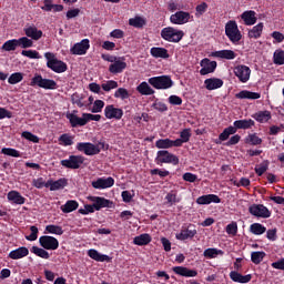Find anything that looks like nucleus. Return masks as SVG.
Instances as JSON below:
<instances>
[{"label":"nucleus","instance_id":"09e8293b","mask_svg":"<svg viewBox=\"0 0 284 284\" xmlns=\"http://www.w3.org/2000/svg\"><path fill=\"white\" fill-rule=\"evenodd\" d=\"M273 62L275 63V65H284V51L283 50L277 49L273 53Z\"/></svg>","mask_w":284,"mask_h":284},{"label":"nucleus","instance_id":"a878e982","mask_svg":"<svg viewBox=\"0 0 284 284\" xmlns=\"http://www.w3.org/2000/svg\"><path fill=\"white\" fill-rule=\"evenodd\" d=\"M88 256H90V258L97 261L98 263H110V261H112V258L109 255L101 254L99 253V251L94 248L88 251Z\"/></svg>","mask_w":284,"mask_h":284},{"label":"nucleus","instance_id":"680f3d73","mask_svg":"<svg viewBox=\"0 0 284 284\" xmlns=\"http://www.w3.org/2000/svg\"><path fill=\"white\" fill-rule=\"evenodd\" d=\"M21 54L28 59H41V54L37 50H22Z\"/></svg>","mask_w":284,"mask_h":284},{"label":"nucleus","instance_id":"69168bd1","mask_svg":"<svg viewBox=\"0 0 284 284\" xmlns=\"http://www.w3.org/2000/svg\"><path fill=\"white\" fill-rule=\"evenodd\" d=\"M22 139H26L27 141H31V143H39V136L34 135L30 131L22 132Z\"/></svg>","mask_w":284,"mask_h":284},{"label":"nucleus","instance_id":"c85d7f7f","mask_svg":"<svg viewBox=\"0 0 284 284\" xmlns=\"http://www.w3.org/2000/svg\"><path fill=\"white\" fill-rule=\"evenodd\" d=\"M151 57L154 59H170V53H168V49L161 47H153L150 50Z\"/></svg>","mask_w":284,"mask_h":284},{"label":"nucleus","instance_id":"4d7b16f0","mask_svg":"<svg viewBox=\"0 0 284 284\" xmlns=\"http://www.w3.org/2000/svg\"><path fill=\"white\" fill-rule=\"evenodd\" d=\"M101 88L104 92H110L111 90H116V88H119V82L109 80L106 83H102Z\"/></svg>","mask_w":284,"mask_h":284},{"label":"nucleus","instance_id":"39448f33","mask_svg":"<svg viewBox=\"0 0 284 284\" xmlns=\"http://www.w3.org/2000/svg\"><path fill=\"white\" fill-rule=\"evenodd\" d=\"M225 34L231 43H239V41L243 39V34H241V30H239V24L234 20H230L225 24Z\"/></svg>","mask_w":284,"mask_h":284},{"label":"nucleus","instance_id":"4468645a","mask_svg":"<svg viewBox=\"0 0 284 284\" xmlns=\"http://www.w3.org/2000/svg\"><path fill=\"white\" fill-rule=\"evenodd\" d=\"M171 23L174 26H183L190 21V12L186 11H178L170 17Z\"/></svg>","mask_w":284,"mask_h":284},{"label":"nucleus","instance_id":"774afa93","mask_svg":"<svg viewBox=\"0 0 284 284\" xmlns=\"http://www.w3.org/2000/svg\"><path fill=\"white\" fill-rule=\"evenodd\" d=\"M270 168V162H262L258 166H255V174L261 176Z\"/></svg>","mask_w":284,"mask_h":284},{"label":"nucleus","instance_id":"f8f14e48","mask_svg":"<svg viewBox=\"0 0 284 284\" xmlns=\"http://www.w3.org/2000/svg\"><path fill=\"white\" fill-rule=\"evenodd\" d=\"M104 116L106 119H115V121H121V119H123V109L115 108L114 104H109L104 108Z\"/></svg>","mask_w":284,"mask_h":284},{"label":"nucleus","instance_id":"3c124183","mask_svg":"<svg viewBox=\"0 0 284 284\" xmlns=\"http://www.w3.org/2000/svg\"><path fill=\"white\" fill-rule=\"evenodd\" d=\"M21 81H23V73H21V72L12 73V74L8 78V83H9L10 85H17V83H21Z\"/></svg>","mask_w":284,"mask_h":284},{"label":"nucleus","instance_id":"c03bdc74","mask_svg":"<svg viewBox=\"0 0 284 284\" xmlns=\"http://www.w3.org/2000/svg\"><path fill=\"white\" fill-rule=\"evenodd\" d=\"M31 253L36 254V256H39L40 258H44V260L50 258V253H48V251H45V248H41L39 246H32Z\"/></svg>","mask_w":284,"mask_h":284},{"label":"nucleus","instance_id":"58836bf2","mask_svg":"<svg viewBox=\"0 0 284 284\" xmlns=\"http://www.w3.org/2000/svg\"><path fill=\"white\" fill-rule=\"evenodd\" d=\"M250 232L255 236H261V234H265V232H267V227L261 223H253L250 225Z\"/></svg>","mask_w":284,"mask_h":284},{"label":"nucleus","instance_id":"4be33fe9","mask_svg":"<svg viewBox=\"0 0 284 284\" xmlns=\"http://www.w3.org/2000/svg\"><path fill=\"white\" fill-rule=\"evenodd\" d=\"M68 185V179L61 178L57 181L54 180H49L45 183V187H50L51 192H57V190H63V187H67Z\"/></svg>","mask_w":284,"mask_h":284},{"label":"nucleus","instance_id":"2f4dec72","mask_svg":"<svg viewBox=\"0 0 284 284\" xmlns=\"http://www.w3.org/2000/svg\"><path fill=\"white\" fill-rule=\"evenodd\" d=\"M206 90H219L223 88V81L219 78H210L204 81Z\"/></svg>","mask_w":284,"mask_h":284},{"label":"nucleus","instance_id":"412c9836","mask_svg":"<svg viewBox=\"0 0 284 284\" xmlns=\"http://www.w3.org/2000/svg\"><path fill=\"white\" fill-rule=\"evenodd\" d=\"M90 201H92L97 212L103 210V207H110V205H112V201L101 196H91Z\"/></svg>","mask_w":284,"mask_h":284},{"label":"nucleus","instance_id":"49530a36","mask_svg":"<svg viewBox=\"0 0 284 284\" xmlns=\"http://www.w3.org/2000/svg\"><path fill=\"white\" fill-rule=\"evenodd\" d=\"M245 143H248V145H261L263 143V139L258 138L256 133H251L246 136Z\"/></svg>","mask_w":284,"mask_h":284},{"label":"nucleus","instance_id":"7ed1b4c3","mask_svg":"<svg viewBox=\"0 0 284 284\" xmlns=\"http://www.w3.org/2000/svg\"><path fill=\"white\" fill-rule=\"evenodd\" d=\"M47 62V68L55 72L57 74H61L68 71V64L57 58H54V53L47 52L44 54Z\"/></svg>","mask_w":284,"mask_h":284},{"label":"nucleus","instance_id":"20e7f679","mask_svg":"<svg viewBox=\"0 0 284 284\" xmlns=\"http://www.w3.org/2000/svg\"><path fill=\"white\" fill-rule=\"evenodd\" d=\"M150 85L155 90H170L174 85V81L170 75H158L149 79Z\"/></svg>","mask_w":284,"mask_h":284},{"label":"nucleus","instance_id":"1a4fd4ad","mask_svg":"<svg viewBox=\"0 0 284 284\" xmlns=\"http://www.w3.org/2000/svg\"><path fill=\"white\" fill-rule=\"evenodd\" d=\"M77 150L78 152H83L87 156H94L101 152V149L91 142H79L77 144Z\"/></svg>","mask_w":284,"mask_h":284},{"label":"nucleus","instance_id":"a19ab883","mask_svg":"<svg viewBox=\"0 0 284 284\" xmlns=\"http://www.w3.org/2000/svg\"><path fill=\"white\" fill-rule=\"evenodd\" d=\"M59 143L60 145H64V148H68L70 145H74V135H71L69 133H63L59 136Z\"/></svg>","mask_w":284,"mask_h":284},{"label":"nucleus","instance_id":"72a5a7b5","mask_svg":"<svg viewBox=\"0 0 284 284\" xmlns=\"http://www.w3.org/2000/svg\"><path fill=\"white\" fill-rule=\"evenodd\" d=\"M213 57H216L217 59H226L227 61H232L236 57V53L233 50H220L213 52Z\"/></svg>","mask_w":284,"mask_h":284},{"label":"nucleus","instance_id":"de8ad7c7","mask_svg":"<svg viewBox=\"0 0 284 284\" xmlns=\"http://www.w3.org/2000/svg\"><path fill=\"white\" fill-rule=\"evenodd\" d=\"M265 258V252L263 251H255L251 254V261L254 265H261V262Z\"/></svg>","mask_w":284,"mask_h":284},{"label":"nucleus","instance_id":"7c9ffc66","mask_svg":"<svg viewBox=\"0 0 284 284\" xmlns=\"http://www.w3.org/2000/svg\"><path fill=\"white\" fill-rule=\"evenodd\" d=\"M261 98V93L252 92L247 90H242L235 94V99H248L251 101H256V99Z\"/></svg>","mask_w":284,"mask_h":284},{"label":"nucleus","instance_id":"8fccbe9b","mask_svg":"<svg viewBox=\"0 0 284 284\" xmlns=\"http://www.w3.org/2000/svg\"><path fill=\"white\" fill-rule=\"evenodd\" d=\"M1 154H4L6 156H13V159L21 158V152H19L17 149H12V148H2Z\"/></svg>","mask_w":284,"mask_h":284},{"label":"nucleus","instance_id":"c756f323","mask_svg":"<svg viewBox=\"0 0 284 284\" xmlns=\"http://www.w3.org/2000/svg\"><path fill=\"white\" fill-rule=\"evenodd\" d=\"M241 19L244 21L245 26H254L257 21L256 11H244L241 14Z\"/></svg>","mask_w":284,"mask_h":284},{"label":"nucleus","instance_id":"bf43d9fd","mask_svg":"<svg viewBox=\"0 0 284 284\" xmlns=\"http://www.w3.org/2000/svg\"><path fill=\"white\" fill-rule=\"evenodd\" d=\"M226 234L231 236H236L239 234V224L236 222H231L226 225Z\"/></svg>","mask_w":284,"mask_h":284},{"label":"nucleus","instance_id":"cd10ccee","mask_svg":"<svg viewBox=\"0 0 284 284\" xmlns=\"http://www.w3.org/2000/svg\"><path fill=\"white\" fill-rule=\"evenodd\" d=\"M30 254V251L26 246H21L19 248H16L9 253V258H12V261H19V258H26Z\"/></svg>","mask_w":284,"mask_h":284},{"label":"nucleus","instance_id":"f704fd0d","mask_svg":"<svg viewBox=\"0 0 284 284\" xmlns=\"http://www.w3.org/2000/svg\"><path fill=\"white\" fill-rule=\"evenodd\" d=\"M60 210L63 214H70V212H74V210H79V202L77 200H68L65 204H63Z\"/></svg>","mask_w":284,"mask_h":284},{"label":"nucleus","instance_id":"aec40b11","mask_svg":"<svg viewBox=\"0 0 284 284\" xmlns=\"http://www.w3.org/2000/svg\"><path fill=\"white\" fill-rule=\"evenodd\" d=\"M174 274L179 276H184L185 278H194V276H199V272L196 270H190L185 266H174Z\"/></svg>","mask_w":284,"mask_h":284},{"label":"nucleus","instance_id":"9b49d317","mask_svg":"<svg viewBox=\"0 0 284 284\" xmlns=\"http://www.w3.org/2000/svg\"><path fill=\"white\" fill-rule=\"evenodd\" d=\"M39 244L43 247V250H59V240L54 236L42 235L39 237Z\"/></svg>","mask_w":284,"mask_h":284},{"label":"nucleus","instance_id":"5fc2aeb1","mask_svg":"<svg viewBox=\"0 0 284 284\" xmlns=\"http://www.w3.org/2000/svg\"><path fill=\"white\" fill-rule=\"evenodd\" d=\"M32 45H34V42L28 37H22L18 39V48L20 47L23 49H28V48H32Z\"/></svg>","mask_w":284,"mask_h":284},{"label":"nucleus","instance_id":"f257e3e1","mask_svg":"<svg viewBox=\"0 0 284 284\" xmlns=\"http://www.w3.org/2000/svg\"><path fill=\"white\" fill-rule=\"evenodd\" d=\"M29 85H31V88H42L43 90H57L58 88L57 81L43 78V75L39 73L33 75Z\"/></svg>","mask_w":284,"mask_h":284},{"label":"nucleus","instance_id":"9d476101","mask_svg":"<svg viewBox=\"0 0 284 284\" xmlns=\"http://www.w3.org/2000/svg\"><path fill=\"white\" fill-rule=\"evenodd\" d=\"M233 72L241 83H247L250 81V75L252 74V70L245 64L235 67Z\"/></svg>","mask_w":284,"mask_h":284},{"label":"nucleus","instance_id":"052dcab7","mask_svg":"<svg viewBox=\"0 0 284 284\" xmlns=\"http://www.w3.org/2000/svg\"><path fill=\"white\" fill-rule=\"evenodd\" d=\"M103 108H105V102H103L102 100H95L93 103V106L91 109V112L93 114H97L99 112H103Z\"/></svg>","mask_w":284,"mask_h":284},{"label":"nucleus","instance_id":"79ce46f5","mask_svg":"<svg viewBox=\"0 0 284 284\" xmlns=\"http://www.w3.org/2000/svg\"><path fill=\"white\" fill-rule=\"evenodd\" d=\"M17 48H19V41L18 39H12L6 41L2 44L1 50H4V52H13L14 50H17Z\"/></svg>","mask_w":284,"mask_h":284},{"label":"nucleus","instance_id":"f3484780","mask_svg":"<svg viewBox=\"0 0 284 284\" xmlns=\"http://www.w3.org/2000/svg\"><path fill=\"white\" fill-rule=\"evenodd\" d=\"M94 190H108V187H112L114 185V178H99L97 181L91 183Z\"/></svg>","mask_w":284,"mask_h":284},{"label":"nucleus","instance_id":"423d86ee","mask_svg":"<svg viewBox=\"0 0 284 284\" xmlns=\"http://www.w3.org/2000/svg\"><path fill=\"white\" fill-rule=\"evenodd\" d=\"M156 165H163V163H171L172 165H179V156L170 153L168 150H160L155 158Z\"/></svg>","mask_w":284,"mask_h":284},{"label":"nucleus","instance_id":"2eb2a0df","mask_svg":"<svg viewBox=\"0 0 284 284\" xmlns=\"http://www.w3.org/2000/svg\"><path fill=\"white\" fill-rule=\"evenodd\" d=\"M125 68H128L125 57L116 58L115 61L109 65V72H111V74H121Z\"/></svg>","mask_w":284,"mask_h":284},{"label":"nucleus","instance_id":"0eeeda50","mask_svg":"<svg viewBox=\"0 0 284 284\" xmlns=\"http://www.w3.org/2000/svg\"><path fill=\"white\" fill-rule=\"evenodd\" d=\"M85 162V158L82 155H70L68 160H61L60 164L69 170H79Z\"/></svg>","mask_w":284,"mask_h":284},{"label":"nucleus","instance_id":"4c0bfd02","mask_svg":"<svg viewBox=\"0 0 284 284\" xmlns=\"http://www.w3.org/2000/svg\"><path fill=\"white\" fill-rule=\"evenodd\" d=\"M263 22H260L253 27L252 30L248 31V39H261V36L263 34Z\"/></svg>","mask_w":284,"mask_h":284},{"label":"nucleus","instance_id":"c9c22d12","mask_svg":"<svg viewBox=\"0 0 284 284\" xmlns=\"http://www.w3.org/2000/svg\"><path fill=\"white\" fill-rule=\"evenodd\" d=\"M134 245L143 246V245H150L152 243V236L148 233H143L141 235H138L133 239Z\"/></svg>","mask_w":284,"mask_h":284},{"label":"nucleus","instance_id":"6ab92c4d","mask_svg":"<svg viewBox=\"0 0 284 284\" xmlns=\"http://www.w3.org/2000/svg\"><path fill=\"white\" fill-rule=\"evenodd\" d=\"M67 119H69L71 128H83V125H88V120L84 116V113H82V118L74 113H69L67 114Z\"/></svg>","mask_w":284,"mask_h":284},{"label":"nucleus","instance_id":"603ef678","mask_svg":"<svg viewBox=\"0 0 284 284\" xmlns=\"http://www.w3.org/2000/svg\"><path fill=\"white\" fill-rule=\"evenodd\" d=\"M45 232H48V234H57L58 236H61L63 235V227L50 224L45 226Z\"/></svg>","mask_w":284,"mask_h":284},{"label":"nucleus","instance_id":"338daca9","mask_svg":"<svg viewBox=\"0 0 284 284\" xmlns=\"http://www.w3.org/2000/svg\"><path fill=\"white\" fill-rule=\"evenodd\" d=\"M191 138H192V129H183V130L180 132V139H181L184 143H187Z\"/></svg>","mask_w":284,"mask_h":284},{"label":"nucleus","instance_id":"a211bd4d","mask_svg":"<svg viewBox=\"0 0 284 284\" xmlns=\"http://www.w3.org/2000/svg\"><path fill=\"white\" fill-rule=\"evenodd\" d=\"M197 231L194 225L190 224L187 229L182 227L181 232L175 235L178 241H187V239H194L196 236Z\"/></svg>","mask_w":284,"mask_h":284},{"label":"nucleus","instance_id":"bb28decb","mask_svg":"<svg viewBox=\"0 0 284 284\" xmlns=\"http://www.w3.org/2000/svg\"><path fill=\"white\" fill-rule=\"evenodd\" d=\"M7 199L10 203H13L14 205H23L26 203V197L19 193V191H10L7 194Z\"/></svg>","mask_w":284,"mask_h":284},{"label":"nucleus","instance_id":"dca6fc26","mask_svg":"<svg viewBox=\"0 0 284 284\" xmlns=\"http://www.w3.org/2000/svg\"><path fill=\"white\" fill-rule=\"evenodd\" d=\"M201 65V70H200V74L202 77H205V74H212V72H214L216 70V61H211L207 58H204L203 60H201L200 62Z\"/></svg>","mask_w":284,"mask_h":284},{"label":"nucleus","instance_id":"6e6d98bb","mask_svg":"<svg viewBox=\"0 0 284 284\" xmlns=\"http://www.w3.org/2000/svg\"><path fill=\"white\" fill-rule=\"evenodd\" d=\"M114 98L115 99H121L122 101H125V99H130V92L125 88H119L114 92Z\"/></svg>","mask_w":284,"mask_h":284},{"label":"nucleus","instance_id":"0e129e2a","mask_svg":"<svg viewBox=\"0 0 284 284\" xmlns=\"http://www.w3.org/2000/svg\"><path fill=\"white\" fill-rule=\"evenodd\" d=\"M30 235L26 236L27 241H37V239H39V227H37L36 225L30 226Z\"/></svg>","mask_w":284,"mask_h":284},{"label":"nucleus","instance_id":"ea45409f","mask_svg":"<svg viewBox=\"0 0 284 284\" xmlns=\"http://www.w3.org/2000/svg\"><path fill=\"white\" fill-rule=\"evenodd\" d=\"M225 252L219 248H206L203 252L204 258H216V256H223Z\"/></svg>","mask_w":284,"mask_h":284},{"label":"nucleus","instance_id":"b1692460","mask_svg":"<svg viewBox=\"0 0 284 284\" xmlns=\"http://www.w3.org/2000/svg\"><path fill=\"white\" fill-rule=\"evenodd\" d=\"M255 122L252 119L248 120H237L233 122V129L235 130V133L239 130H252L254 128Z\"/></svg>","mask_w":284,"mask_h":284},{"label":"nucleus","instance_id":"473e14b6","mask_svg":"<svg viewBox=\"0 0 284 284\" xmlns=\"http://www.w3.org/2000/svg\"><path fill=\"white\" fill-rule=\"evenodd\" d=\"M253 119H255V121H257V123H267V121H270V119H272V112L265 110V111H258L255 114L252 115Z\"/></svg>","mask_w":284,"mask_h":284},{"label":"nucleus","instance_id":"f03ea898","mask_svg":"<svg viewBox=\"0 0 284 284\" xmlns=\"http://www.w3.org/2000/svg\"><path fill=\"white\" fill-rule=\"evenodd\" d=\"M185 33L182 30L174 29V27H166L161 30V38L169 43H179Z\"/></svg>","mask_w":284,"mask_h":284},{"label":"nucleus","instance_id":"e2e57ef3","mask_svg":"<svg viewBox=\"0 0 284 284\" xmlns=\"http://www.w3.org/2000/svg\"><path fill=\"white\" fill-rule=\"evenodd\" d=\"M151 176H160V179H165V176H170V171L161 170V169H152L150 171Z\"/></svg>","mask_w":284,"mask_h":284},{"label":"nucleus","instance_id":"393cba45","mask_svg":"<svg viewBox=\"0 0 284 284\" xmlns=\"http://www.w3.org/2000/svg\"><path fill=\"white\" fill-rule=\"evenodd\" d=\"M24 34L33 41H39L43 37V31L39 30L36 26H29L24 28Z\"/></svg>","mask_w":284,"mask_h":284},{"label":"nucleus","instance_id":"5701e85b","mask_svg":"<svg viewBox=\"0 0 284 284\" xmlns=\"http://www.w3.org/2000/svg\"><path fill=\"white\" fill-rule=\"evenodd\" d=\"M197 205H210L211 203H221V197L216 194L201 195L196 199Z\"/></svg>","mask_w":284,"mask_h":284},{"label":"nucleus","instance_id":"ddd939ff","mask_svg":"<svg viewBox=\"0 0 284 284\" xmlns=\"http://www.w3.org/2000/svg\"><path fill=\"white\" fill-rule=\"evenodd\" d=\"M88 50H90V40L83 39L81 42L75 43L71 49V54H77L79 57L83 54H88Z\"/></svg>","mask_w":284,"mask_h":284},{"label":"nucleus","instance_id":"864d4df0","mask_svg":"<svg viewBox=\"0 0 284 284\" xmlns=\"http://www.w3.org/2000/svg\"><path fill=\"white\" fill-rule=\"evenodd\" d=\"M129 26H132V28H143V26H145V19L139 16L131 18L129 19Z\"/></svg>","mask_w":284,"mask_h":284},{"label":"nucleus","instance_id":"a18cd8bd","mask_svg":"<svg viewBox=\"0 0 284 284\" xmlns=\"http://www.w3.org/2000/svg\"><path fill=\"white\" fill-rule=\"evenodd\" d=\"M232 134H236V129H234V126H227L219 135V141H227Z\"/></svg>","mask_w":284,"mask_h":284},{"label":"nucleus","instance_id":"e433bc0d","mask_svg":"<svg viewBox=\"0 0 284 284\" xmlns=\"http://www.w3.org/2000/svg\"><path fill=\"white\" fill-rule=\"evenodd\" d=\"M136 91L140 94H142L143 97H150V95L154 94V89L150 88V84H148V82H141L136 87Z\"/></svg>","mask_w":284,"mask_h":284},{"label":"nucleus","instance_id":"13d9d810","mask_svg":"<svg viewBox=\"0 0 284 284\" xmlns=\"http://www.w3.org/2000/svg\"><path fill=\"white\" fill-rule=\"evenodd\" d=\"M71 103H73V105H78V108H83L85 105L83 103V95L77 92L71 95Z\"/></svg>","mask_w":284,"mask_h":284},{"label":"nucleus","instance_id":"6e6552de","mask_svg":"<svg viewBox=\"0 0 284 284\" xmlns=\"http://www.w3.org/2000/svg\"><path fill=\"white\" fill-rule=\"evenodd\" d=\"M250 214L252 216H256L257 219H270L272 216V212L267 206L263 204H253L248 207Z\"/></svg>","mask_w":284,"mask_h":284},{"label":"nucleus","instance_id":"37998d69","mask_svg":"<svg viewBox=\"0 0 284 284\" xmlns=\"http://www.w3.org/2000/svg\"><path fill=\"white\" fill-rule=\"evenodd\" d=\"M155 148L158 150H170L172 148V140L171 139H159L155 141Z\"/></svg>","mask_w":284,"mask_h":284}]
</instances>
